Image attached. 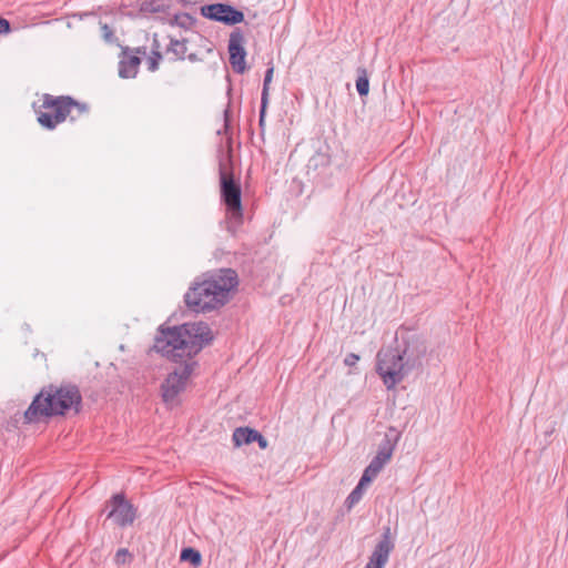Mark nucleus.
Listing matches in <instances>:
<instances>
[{"label": "nucleus", "mask_w": 568, "mask_h": 568, "mask_svg": "<svg viewBox=\"0 0 568 568\" xmlns=\"http://www.w3.org/2000/svg\"><path fill=\"white\" fill-rule=\"evenodd\" d=\"M214 341V334L205 322H189L179 326L160 325L152 349L173 363L181 364L161 384V396L165 405L179 404V395L185 390L197 362L194 357Z\"/></svg>", "instance_id": "f257e3e1"}, {"label": "nucleus", "mask_w": 568, "mask_h": 568, "mask_svg": "<svg viewBox=\"0 0 568 568\" xmlns=\"http://www.w3.org/2000/svg\"><path fill=\"white\" fill-rule=\"evenodd\" d=\"M395 347L382 348L376 355V372L387 389L394 388L413 371L423 367L427 342L422 334L400 327Z\"/></svg>", "instance_id": "f03ea898"}, {"label": "nucleus", "mask_w": 568, "mask_h": 568, "mask_svg": "<svg viewBox=\"0 0 568 568\" xmlns=\"http://www.w3.org/2000/svg\"><path fill=\"white\" fill-rule=\"evenodd\" d=\"M83 409L79 386L72 382L43 386L23 414L27 424L50 420L55 417L77 416Z\"/></svg>", "instance_id": "7ed1b4c3"}, {"label": "nucleus", "mask_w": 568, "mask_h": 568, "mask_svg": "<svg viewBox=\"0 0 568 568\" xmlns=\"http://www.w3.org/2000/svg\"><path fill=\"white\" fill-rule=\"evenodd\" d=\"M237 285V273L232 268H221L202 281L195 280L184 295V303L197 313L219 310L229 303L230 293Z\"/></svg>", "instance_id": "20e7f679"}, {"label": "nucleus", "mask_w": 568, "mask_h": 568, "mask_svg": "<svg viewBox=\"0 0 568 568\" xmlns=\"http://www.w3.org/2000/svg\"><path fill=\"white\" fill-rule=\"evenodd\" d=\"M38 123L45 130H54L67 119L75 122L89 115L90 106L85 102H80L71 95L42 94V103H32Z\"/></svg>", "instance_id": "39448f33"}, {"label": "nucleus", "mask_w": 568, "mask_h": 568, "mask_svg": "<svg viewBox=\"0 0 568 568\" xmlns=\"http://www.w3.org/2000/svg\"><path fill=\"white\" fill-rule=\"evenodd\" d=\"M220 200L225 206V230L235 235L244 222L242 187L240 180L227 169L221 160L219 164Z\"/></svg>", "instance_id": "423d86ee"}, {"label": "nucleus", "mask_w": 568, "mask_h": 568, "mask_svg": "<svg viewBox=\"0 0 568 568\" xmlns=\"http://www.w3.org/2000/svg\"><path fill=\"white\" fill-rule=\"evenodd\" d=\"M103 514L106 515L103 526H105L108 520H111L115 526L125 528L133 525L138 518V508L126 498L123 491H120L113 494L104 503L100 511L101 516Z\"/></svg>", "instance_id": "0eeeda50"}, {"label": "nucleus", "mask_w": 568, "mask_h": 568, "mask_svg": "<svg viewBox=\"0 0 568 568\" xmlns=\"http://www.w3.org/2000/svg\"><path fill=\"white\" fill-rule=\"evenodd\" d=\"M200 13L209 20L221 22L226 26L242 23L245 19L243 11L224 2L204 4L200 8Z\"/></svg>", "instance_id": "6e6552de"}, {"label": "nucleus", "mask_w": 568, "mask_h": 568, "mask_svg": "<svg viewBox=\"0 0 568 568\" xmlns=\"http://www.w3.org/2000/svg\"><path fill=\"white\" fill-rule=\"evenodd\" d=\"M245 38L241 29H234L229 39V61L233 71L237 74H243L247 71L246 65V50L244 47Z\"/></svg>", "instance_id": "1a4fd4ad"}, {"label": "nucleus", "mask_w": 568, "mask_h": 568, "mask_svg": "<svg viewBox=\"0 0 568 568\" xmlns=\"http://www.w3.org/2000/svg\"><path fill=\"white\" fill-rule=\"evenodd\" d=\"M395 545L390 539V528L386 527L382 539L375 546L365 568H384Z\"/></svg>", "instance_id": "9d476101"}, {"label": "nucleus", "mask_w": 568, "mask_h": 568, "mask_svg": "<svg viewBox=\"0 0 568 568\" xmlns=\"http://www.w3.org/2000/svg\"><path fill=\"white\" fill-rule=\"evenodd\" d=\"M130 53V48L125 47L122 49V58L119 61V77L122 79L135 78L141 64V58Z\"/></svg>", "instance_id": "9b49d317"}, {"label": "nucleus", "mask_w": 568, "mask_h": 568, "mask_svg": "<svg viewBox=\"0 0 568 568\" xmlns=\"http://www.w3.org/2000/svg\"><path fill=\"white\" fill-rule=\"evenodd\" d=\"M257 432L251 427H237L234 429L232 435V442L235 447H241L242 445H250L255 442L257 438Z\"/></svg>", "instance_id": "f8f14e48"}, {"label": "nucleus", "mask_w": 568, "mask_h": 568, "mask_svg": "<svg viewBox=\"0 0 568 568\" xmlns=\"http://www.w3.org/2000/svg\"><path fill=\"white\" fill-rule=\"evenodd\" d=\"M169 39H170V43L166 47V53L173 54V58H172L173 61L184 60L186 57V51H187V47H186L187 40L186 39L179 40L171 36L169 37Z\"/></svg>", "instance_id": "ddd939ff"}, {"label": "nucleus", "mask_w": 568, "mask_h": 568, "mask_svg": "<svg viewBox=\"0 0 568 568\" xmlns=\"http://www.w3.org/2000/svg\"><path fill=\"white\" fill-rule=\"evenodd\" d=\"M393 446L390 445L389 440L386 439L385 443H383L377 454L374 456V458L371 460L369 464L373 466L378 467L381 470L384 468V466L390 460L393 455Z\"/></svg>", "instance_id": "4468645a"}, {"label": "nucleus", "mask_w": 568, "mask_h": 568, "mask_svg": "<svg viewBox=\"0 0 568 568\" xmlns=\"http://www.w3.org/2000/svg\"><path fill=\"white\" fill-rule=\"evenodd\" d=\"M180 560L197 568L202 565V555L193 547H184L180 552Z\"/></svg>", "instance_id": "2eb2a0df"}, {"label": "nucleus", "mask_w": 568, "mask_h": 568, "mask_svg": "<svg viewBox=\"0 0 568 568\" xmlns=\"http://www.w3.org/2000/svg\"><path fill=\"white\" fill-rule=\"evenodd\" d=\"M331 164V155L326 151L318 150L308 160L307 168L318 170Z\"/></svg>", "instance_id": "dca6fc26"}, {"label": "nucleus", "mask_w": 568, "mask_h": 568, "mask_svg": "<svg viewBox=\"0 0 568 568\" xmlns=\"http://www.w3.org/2000/svg\"><path fill=\"white\" fill-rule=\"evenodd\" d=\"M196 22V19L187 12L176 13L170 20V26H178L184 30L191 29Z\"/></svg>", "instance_id": "f3484780"}, {"label": "nucleus", "mask_w": 568, "mask_h": 568, "mask_svg": "<svg viewBox=\"0 0 568 568\" xmlns=\"http://www.w3.org/2000/svg\"><path fill=\"white\" fill-rule=\"evenodd\" d=\"M356 90L359 97H366L369 92V79L365 68H357Z\"/></svg>", "instance_id": "a211bd4d"}, {"label": "nucleus", "mask_w": 568, "mask_h": 568, "mask_svg": "<svg viewBox=\"0 0 568 568\" xmlns=\"http://www.w3.org/2000/svg\"><path fill=\"white\" fill-rule=\"evenodd\" d=\"M367 487L363 481H358L356 487L351 491L345 500V506L351 509L353 508L363 497L364 490Z\"/></svg>", "instance_id": "6ab92c4d"}, {"label": "nucleus", "mask_w": 568, "mask_h": 568, "mask_svg": "<svg viewBox=\"0 0 568 568\" xmlns=\"http://www.w3.org/2000/svg\"><path fill=\"white\" fill-rule=\"evenodd\" d=\"M168 9L161 0H148L143 1L140 6V11L143 13H158L164 12Z\"/></svg>", "instance_id": "aec40b11"}, {"label": "nucleus", "mask_w": 568, "mask_h": 568, "mask_svg": "<svg viewBox=\"0 0 568 568\" xmlns=\"http://www.w3.org/2000/svg\"><path fill=\"white\" fill-rule=\"evenodd\" d=\"M273 74H274V67L270 65L265 71L263 89H262V94H261V101L270 102V84L273 80Z\"/></svg>", "instance_id": "412c9836"}, {"label": "nucleus", "mask_w": 568, "mask_h": 568, "mask_svg": "<svg viewBox=\"0 0 568 568\" xmlns=\"http://www.w3.org/2000/svg\"><path fill=\"white\" fill-rule=\"evenodd\" d=\"M381 469L378 467L368 464V466L364 469L359 480L368 486L377 477Z\"/></svg>", "instance_id": "4be33fe9"}, {"label": "nucleus", "mask_w": 568, "mask_h": 568, "mask_svg": "<svg viewBox=\"0 0 568 568\" xmlns=\"http://www.w3.org/2000/svg\"><path fill=\"white\" fill-rule=\"evenodd\" d=\"M133 560V555L126 548H120L115 552L114 562L116 565L130 564Z\"/></svg>", "instance_id": "5701e85b"}, {"label": "nucleus", "mask_w": 568, "mask_h": 568, "mask_svg": "<svg viewBox=\"0 0 568 568\" xmlns=\"http://www.w3.org/2000/svg\"><path fill=\"white\" fill-rule=\"evenodd\" d=\"M162 59L163 55L161 51L151 52V55L148 59V70L151 72H155L159 69Z\"/></svg>", "instance_id": "b1692460"}, {"label": "nucleus", "mask_w": 568, "mask_h": 568, "mask_svg": "<svg viewBox=\"0 0 568 568\" xmlns=\"http://www.w3.org/2000/svg\"><path fill=\"white\" fill-rule=\"evenodd\" d=\"M268 103L270 102L261 101V105H260L258 126L261 129L262 134L264 133V130H265V118H266Z\"/></svg>", "instance_id": "393cba45"}, {"label": "nucleus", "mask_w": 568, "mask_h": 568, "mask_svg": "<svg viewBox=\"0 0 568 568\" xmlns=\"http://www.w3.org/2000/svg\"><path fill=\"white\" fill-rule=\"evenodd\" d=\"M359 361V355L355 354V353H349L346 355V357L344 358V364L346 366H354L357 362Z\"/></svg>", "instance_id": "a878e982"}, {"label": "nucleus", "mask_w": 568, "mask_h": 568, "mask_svg": "<svg viewBox=\"0 0 568 568\" xmlns=\"http://www.w3.org/2000/svg\"><path fill=\"white\" fill-rule=\"evenodd\" d=\"M102 32H103V38L105 41L108 42H112L113 38H114V32L113 30L105 23L102 26Z\"/></svg>", "instance_id": "bb28decb"}, {"label": "nucleus", "mask_w": 568, "mask_h": 568, "mask_svg": "<svg viewBox=\"0 0 568 568\" xmlns=\"http://www.w3.org/2000/svg\"><path fill=\"white\" fill-rule=\"evenodd\" d=\"M11 31V24L9 20L0 17V34H7Z\"/></svg>", "instance_id": "cd10ccee"}, {"label": "nucleus", "mask_w": 568, "mask_h": 568, "mask_svg": "<svg viewBox=\"0 0 568 568\" xmlns=\"http://www.w3.org/2000/svg\"><path fill=\"white\" fill-rule=\"evenodd\" d=\"M257 438H255V442L258 444V447L261 449H266L267 446H268V442L267 439L260 433L257 432Z\"/></svg>", "instance_id": "c85d7f7f"}, {"label": "nucleus", "mask_w": 568, "mask_h": 568, "mask_svg": "<svg viewBox=\"0 0 568 568\" xmlns=\"http://www.w3.org/2000/svg\"><path fill=\"white\" fill-rule=\"evenodd\" d=\"M160 49H161V45H160V41L158 39V34L154 33L153 39H152L151 52L160 51Z\"/></svg>", "instance_id": "c756f323"}, {"label": "nucleus", "mask_w": 568, "mask_h": 568, "mask_svg": "<svg viewBox=\"0 0 568 568\" xmlns=\"http://www.w3.org/2000/svg\"><path fill=\"white\" fill-rule=\"evenodd\" d=\"M134 52V54L139 55H146V47H138L135 49H131V53Z\"/></svg>", "instance_id": "7c9ffc66"}, {"label": "nucleus", "mask_w": 568, "mask_h": 568, "mask_svg": "<svg viewBox=\"0 0 568 568\" xmlns=\"http://www.w3.org/2000/svg\"><path fill=\"white\" fill-rule=\"evenodd\" d=\"M185 58H187L191 62H196L197 60H200L196 53H190Z\"/></svg>", "instance_id": "2f4dec72"}]
</instances>
